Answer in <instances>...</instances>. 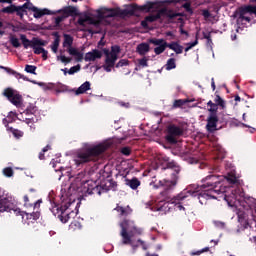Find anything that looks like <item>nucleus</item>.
<instances>
[{
	"mask_svg": "<svg viewBox=\"0 0 256 256\" xmlns=\"http://www.w3.org/2000/svg\"><path fill=\"white\" fill-rule=\"evenodd\" d=\"M187 193L190 197H198L201 205H205L208 199L221 201L222 198L229 207H234L239 219H241V213L252 209L256 202L255 198L245 197V192L241 186L237 185L234 168H231L227 176H207L202 180V185H192Z\"/></svg>",
	"mask_w": 256,
	"mask_h": 256,
	"instance_id": "1",
	"label": "nucleus"
},
{
	"mask_svg": "<svg viewBox=\"0 0 256 256\" xmlns=\"http://www.w3.org/2000/svg\"><path fill=\"white\" fill-rule=\"evenodd\" d=\"M189 195L186 192H182L175 196L174 198L167 197H158L153 198L152 200L146 202V208L151 211H157L160 215H165L169 213L171 209H175V211H183L185 212V207L183 206V202L187 199Z\"/></svg>",
	"mask_w": 256,
	"mask_h": 256,
	"instance_id": "2",
	"label": "nucleus"
},
{
	"mask_svg": "<svg viewBox=\"0 0 256 256\" xmlns=\"http://www.w3.org/2000/svg\"><path fill=\"white\" fill-rule=\"evenodd\" d=\"M115 140H107L99 144H86L82 149L78 150L74 156V163L82 165V163H89L95 157H99L101 153H105Z\"/></svg>",
	"mask_w": 256,
	"mask_h": 256,
	"instance_id": "3",
	"label": "nucleus"
},
{
	"mask_svg": "<svg viewBox=\"0 0 256 256\" xmlns=\"http://www.w3.org/2000/svg\"><path fill=\"white\" fill-rule=\"evenodd\" d=\"M122 237V245H131L132 249L135 251L139 245H142V249L147 251V244L141 239L135 240L136 235H141L143 230L135 227V223L131 220H124L120 223Z\"/></svg>",
	"mask_w": 256,
	"mask_h": 256,
	"instance_id": "4",
	"label": "nucleus"
},
{
	"mask_svg": "<svg viewBox=\"0 0 256 256\" xmlns=\"http://www.w3.org/2000/svg\"><path fill=\"white\" fill-rule=\"evenodd\" d=\"M67 197V198H65ZM62 204L61 206L55 205L52 209L51 212L53 215H58L60 221L62 223H67L69 219H73L75 215H77V212L73 211V208L77 209V206L75 205V194H62Z\"/></svg>",
	"mask_w": 256,
	"mask_h": 256,
	"instance_id": "5",
	"label": "nucleus"
},
{
	"mask_svg": "<svg viewBox=\"0 0 256 256\" xmlns=\"http://www.w3.org/2000/svg\"><path fill=\"white\" fill-rule=\"evenodd\" d=\"M140 11H145V13H156L151 14L142 21L143 27H147V23H153L157 19H161L162 15H167V9L163 8V2H147L146 4L139 7Z\"/></svg>",
	"mask_w": 256,
	"mask_h": 256,
	"instance_id": "6",
	"label": "nucleus"
},
{
	"mask_svg": "<svg viewBox=\"0 0 256 256\" xmlns=\"http://www.w3.org/2000/svg\"><path fill=\"white\" fill-rule=\"evenodd\" d=\"M93 15L95 16L96 19H88L91 25H99L100 23H103L105 19H106V25H109L113 17H117L118 15H125V12L119 8L102 7L95 10Z\"/></svg>",
	"mask_w": 256,
	"mask_h": 256,
	"instance_id": "7",
	"label": "nucleus"
},
{
	"mask_svg": "<svg viewBox=\"0 0 256 256\" xmlns=\"http://www.w3.org/2000/svg\"><path fill=\"white\" fill-rule=\"evenodd\" d=\"M83 177H85V174L81 172L74 178V182L69 187L70 192L76 191V193L91 195L99 187L93 180H83Z\"/></svg>",
	"mask_w": 256,
	"mask_h": 256,
	"instance_id": "8",
	"label": "nucleus"
},
{
	"mask_svg": "<svg viewBox=\"0 0 256 256\" xmlns=\"http://www.w3.org/2000/svg\"><path fill=\"white\" fill-rule=\"evenodd\" d=\"M4 211L13 213L14 215H21L25 219V215L17 207V200L11 194H6L4 198L0 199V213H4Z\"/></svg>",
	"mask_w": 256,
	"mask_h": 256,
	"instance_id": "9",
	"label": "nucleus"
},
{
	"mask_svg": "<svg viewBox=\"0 0 256 256\" xmlns=\"http://www.w3.org/2000/svg\"><path fill=\"white\" fill-rule=\"evenodd\" d=\"M119 53H121V48L117 45L111 47V51L104 49V54L106 55L105 63L102 66L107 73H111L113 67H115V62L119 57Z\"/></svg>",
	"mask_w": 256,
	"mask_h": 256,
	"instance_id": "10",
	"label": "nucleus"
},
{
	"mask_svg": "<svg viewBox=\"0 0 256 256\" xmlns=\"http://www.w3.org/2000/svg\"><path fill=\"white\" fill-rule=\"evenodd\" d=\"M64 41L63 47L66 49L72 57H75L76 61H83V53L79 49L73 47V36L69 34H63Z\"/></svg>",
	"mask_w": 256,
	"mask_h": 256,
	"instance_id": "11",
	"label": "nucleus"
},
{
	"mask_svg": "<svg viewBox=\"0 0 256 256\" xmlns=\"http://www.w3.org/2000/svg\"><path fill=\"white\" fill-rule=\"evenodd\" d=\"M254 17H256V5L245 7L237 19V25H245L246 23H251Z\"/></svg>",
	"mask_w": 256,
	"mask_h": 256,
	"instance_id": "12",
	"label": "nucleus"
},
{
	"mask_svg": "<svg viewBox=\"0 0 256 256\" xmlns=\"http://www.w3.org/2000/svg\"><path fill=\"white\" fill-rule=\"evenodd\" d=\"M20 39L24 49H29V47L33 48L35 45H47V41L40 38H32V40H29L25 34H21Z\"/></svg>",
	"mask_w": 256,
	"mask_h": 256,
	"instance_id": "13",
	"label": "nucleus"
},
{
	"mask_svg": "<svg viewBox=\"0 0 256 256\" xmlns=\"http://www.w3.org/2000/svg\"><path fill=\"white\" fill-rule=\"evenodd\" d=\"M5 97L9 99V101L15 105L16 107H21L22 98L21 95L17 94L15 90L8 88L4 91Z\"/></svg>",
	"mask_w": 256,
	"mask_h": 256,
	"instance_id": "14",
	"label": "nucleus"
},
{
	"mask_svg": "<svg viewBox=\"0 0 256 256\" xmlns=\"http://www.w3.org/2000/svg\"><path fill=\"white\" fill-rule=\"evenodd\" d=\"M180 135H183V129L172 125L168 128V135L166 136L167 141H169V143H177V138Z\"/></svg>",
	"mask_w": 256,
	"mask_h": 256,
	"instance_id": "15",
	"label": "nucleus"
},
{
	"mask_svg": "<svg viewBox=\"0 0 256 256\" xmlns=\"http://www.w3.org/2000/svg\"><path fill=\"white\" fill-rule=\"evenodd\" d=\"M30 5H31L30 9L31 11H33L35 19H41L43 15H57V13H61V10L51 11L47 8L39 9L33 6V4H30Z\"/></svg>",
	"mask_w": 256,
	"mask_h": 256,
	"instance_id": "16",
	"label": "nucleus"
},
{
	"mask_svg": "<svg viewBox=\"0 0 256 256\" xmlns=\"http://www.w3.org/2000/svg\"><path fill=\"white\" fill-rule=\"evenodd\" d=\"M102 57H103V52L101 50L94 49L85 54L84 61L89 63L91 61H97V59H101Z\"/></svg>",
	"mask_w": 256,
	"mask_h": 256,
	"instance_id": "17",
	"label": "nucleus"
},
{
	"mask_svg": "<svg viewBox=\"0 0 256 256\" xmlns=\"http://www.w3.org/2000/svg\"><path fill=\"white\" fill-rule=\"evenodd\" d=\"M217 121H219L217 119V114H210L209 118H208V122H207V130L210 133H213V131H217Z\"/></svg>",
	"mask_w": 256,
	"mask_h": 256,
	"instance_id": "18",
	"label": "nucleus"
},
{
	"mask_svg": "<svg viewBox=\"0 0 256 256\" xmlns=\"http://www.w3.org/2000/svg\"><path fill=\"white\" fill-rule=\"evenodd\" d=\"M55 171H60L61 175L59 179H61V177H68L69 180L73 179L71 176V167L58 166V169H55Z\"/></svg>",
	"mask_w": 256,
	"mask_h": 256,
	"instance_id": "19",
	"label": "nucleus"
},
{
	"mask_svg": "<svg viewBox=\"0 0 256 256\" xmlns=\"http://www.w3.org/2000/svg\"><path fill=\"white\" fill-rule=\"evenodd\" d=\"M167 47L168 49H171V51H175L177 55H181V53H183V46L178 42L168 43Z\"/></svg>",
	"mask_w": 256,
	"mask_h": 256,
	"instance_id": "20",
	"label": "nucleus"
},
{
	"mask_svg": "<svg viewBox=\"0 0 256 256\" xmlns=\"http://www.w3.org/2000/svg\"><path fill=\"white\" fill-rule=\"evenodd\" d=\"M136 50L139 55H147V53H149L150 46L147 43H141L137 46Z\"/></svg>",
	"mask_w": 256,
	"mask_h": 256,
	"instance_id": "21",
	"label": "nucleus"
},
{
	"mask_svg": "<svg viewBox=\"0 0 256 256\" xmlns=\"http://www.w3.org/2000/svg\"><path fill=\"white\" fill-rule=\"evenodd\" d=\"M89 89H91V83L86 81L76 90V95H83V93H87Z\"/></svg>",
	"mask_w": 256,
	"mask_h": 256,
	"instance_id": "22",
	"label": "nucleus"
},
{
	"mask_svg": "<svg viewBox=\"0 0 256 256\" xmlns=\"http://www.w3.org/2000/svg\"><path fill=\"white\" fill-rule=\"evenodd\" d=\"M60 43H61V38L59 37V35L56 34L54 41L50 45L51 51H53L54 53H57V51H59Z\"/></svg>",
	"mask_w": 256,
	"mask_h": 256,
	"instance_id": "23",
	"label": "nucleus"
},
{
	"mask_svg": "<svg viewBox=\"0 0 256 256\" xmlns=\"http://www.w3.org/2000/svg\"><path fill=\"white\" fill-rule=\"evenodd\" d=\"M217 159H225V149L220 145H216L214 149Z\"/></svg>",
	"mask_w": 256,
	"mask_h": 256,
	"instance_id": "24",
	"label": "nucleus"
},
{
	"mask_svg": "<svg viewBox=\"0 0 256 256\" xmlns=\"http://www.w3.org/2000/svg\"><path fill=\"white\" fill-rule=\"evenodd\" d=\"M32 83H34L35 85H39L40 87H42V89H44V91H51L52 89H55V84L53 83L45 84L43 82L36 81H32Z\"/></svg>",
	"mask_w": 256,
	"mask_h": 256,
	"instance_id": "25",
	"label": "nucleus"
},
{
	"mask_svg": "<svg viewBox=\"0 0 256 256\" xmlns=\"http://www.w3.org/2000/svg\"><path fill=\"white\" fill-rule=\"evenodd\" d=\"M126 185H128V187H130L131 189H137V187H139V185H141V182L137 178H133L130 180L127 179Z\"/></svg>",
	"mask_w": 256,
	"mask_h": 256,
	"instance_id": "26",
	"label": "nucleus"
},
{
	"mask_svg": "<svg viewBox=\"0 0 256 256\" xmlns=\"http://www.w3.org/2000/svg\"><path fill=\"white\" fill-rule=\"evenodd\" d=\"M25 217L28 220V225H29V223H33V221H37V219H39L40 217V214L39 212L26 213Z\"/></svg>",
	"mask_w": 256,
	"mask_h": 256,
	"instance_id": "27",
	"label": "nucleus"
},
{
	"mask_svg": "<svg viewBox=\"0 0 256 256\" xmlns=\"http://www.w3.org/2000/svg\"><path fill=\"white\" fill-rule=\"evenodd\" d=\"M23 9V7H16L15 5H10L8 7L3 8L1 11L2 13H15L16 11L19 12Z\"/></svg>",
	"mask_w": 256,
	"mask_h": 256,
	"instance_id": "28",
	"label": "nucleus"
},
{
	"mask_svg": "<svg viewBox=\"0 0 256 256\" xmlns=\"http://www.w3.org/2000/svg\"><path fill=\"white\" fill-rule=\"evenodd\" d=\"M57 61H60L61 63H64V65H68V63H71V61H73V58L71 57H67L63 54H60L58 56H56Z\"/></svg>",
	"mask_w": 256,
	"mask_h": 256,
	"instance_id": "29",
	"label": "nucleus"
},
{
	"mask_svg": "<svg viewBox=\"0 0 256 256\" xmlns=\"http://www.w3.org/2000/svg\"><path fill=\"white\" fill-rule=\"evenodd\" d=\"M162 187H166V189H171L172 187H175L177 185V182L175 180H164L160 181Z\"/></svg>",
	"mask_w": 256,
	"mask_h": 256,
	"instance_id": "30",
	"label": "nucleus"
},
{
	"mask_svg": "<svg viewBox=\"0 0 256 256\" xmlns=\"http://www.w3.org/2000/svg\"><path fill=\"white\" fill-rule=\"evenodd\" d=\"M176 67H177V64L175 63V59L174 58L168 59L166 63V70L171 71V69H175Z\"/></svg>",
	"mask_w": 256,
	"mask_h": 256,
	"instance_id": "31",
	"label": "nucleus"
},
{
	"mask_svg": "<svg viewBox=\"0 0 256 256\" xmlns=\"http://www.w3.org/2000/svg\"><path fill=\"white\" fill-rule=\"evenodd\" d=\"M167 45H168V43H164V44L154 48V53H156V55H161V53H164L165 49H167Z\"/></svg>",
	"mask_w": 256,
	"mask_h": 256,
	"instance_id": "32",
	"label": "nucleus"
},
{
	"mask_svg": "<svg viewBox=\"0 0 256 256\" xmlns=\"http://www.w3.org/2000/svg\"><path fill=\"white\" fill-rule=\"evenodd\" d=\"M46 45H34L32 46V49H34V53L35 55H41L44 51H45V47Z\"/></svg>",
	"mask_w": 256,
	"mask_h": 256,
	"instance_id": "33",
	"label": "nucleus"
},
{
	"mask_svg": "<svg viewBox=\"0 0 256 256\" xmlns=\"http://www.w3.org/2000/svg\"><path fill=\"white\" fill-rule=\"evenodd\" d=\"M149 43H152V45H157L159 47L161 45H165V43H167V42H165V40H163V39H155L154 38V39H150Z\"/></svg>",
	"mask_w": 256,
	"mask_h": 256,
	"instance_id": "34",
	"label": "nucleus"
},
{
	"mask_svg": "<svg viewBox=\"0 0 256 256\" xmlns=\"http://www.w3.org/2000/svg\"><path fill=\"white\" fill-rule=\"evenodd\" d=\"M25 71L26 73H31L32 75H35V71H37V66L27 64L25 66Z\"/></svg>",
	"mask_w": 256,
	"mask_h": 256,
	"instance_id": "35",
	"label": "nucleus"
},
{
	"mask_svg": "<svg viewBox=\"0 0 256 256\" xmlns=\"http://www.w3.org/2000/svg\"><path fill=\"white\" fill-rule=\"evenodd\" d=\"M115 210L118 211V213H120L121 215H129V208H123L121 206H117Z\"/></svg>",
	"mask_w": 256,
	"mask_h": 256,
	"instance_id": "36",
	"label": "nucleus"
},
{
	"mask_svg": "<svg viewBox=\"0 0 256 256\" xmlns=\"http://www.w3.org/2000/svg\"><path fill=\"white\" fill-rule=\"evenodd\" d=\"M78 71H81V66H73L68 70V75H75V73H78Z\"/></svg>",
	"mask_w": 256,
	"mask_h": 256,
	"instance_id": "37",
	"label": "nucleus"
},
{
	"mask_svg": "<svg viewBox=\"0 0 256 256\" xmlns=\"http://www.w3.org/2000/svg\"><path fill=\"white\" fill-rule=\"evenodd\" d=\"M188 163L193 164V163H199V156L197 154H192L188 158Z\"/></svg>",
	"mask_w": 256,
	"mask_h": 256,
	"instance_id": "38",
	"label": "nucleus"
},
{
	"mask_svg": "<svg viewBox=\"0 0 256 256\" xmlns=\"http://www.w3.org/2000/svg\"><path fill=\"white\" fill-rule=\"evenodd\" d=\"M3 174L5 177H13V169L11 167L4 168Z\"/></svg>",
	"mask_w": 256,
	"mask_h": 256,
	"instance_id": "39",
	"label": "nucleus"
},
{
	"mask_svg": "<svg viewBox=\"0 0 256 256\" xmlns=\"http://www.w3.org/2000/svg\"><path fill=\"white\" fill-rule=\"evenodd\" d=\"M13 75L16 79H23V81H29V78L26 77L25 75L21 74V73H18L17 71L16 72H13Z\"/></svg>",
	"mask_w": 256,
	"mask_h": 256,
	"instance_id": "40",
	"label": "nucleus"
},
{
	"mask_svg": "<svg viewBox=\"0 0 256 256\" xmlns=\"http://www.w3.org/2000/svg\"><path fill=\"white\" fill-rule=\"evenodd\" d=\"M170 171H174L176 174H178L179 171H181V168L179 166H177V164H175V162H172L170 164Z\"/></svg>",
	"mask_w": 256,
	"mask_h": 256,
	"instance_id": "41",
	"label": "nucleus"
},
{
	"mask_svg": "<svg viewBox=\"0 0 256 256\" xmlns=\"http://www.w3.org/2000/svg\"><path fill=\"white\" fill-rule=\"evenodd\" d=\"M197 43H199V41L195 40L194 42H190L187 43V47L185 48V52L187 53V51H191V49H193V47H195L197 45Z\"/></svg>",
	"mask_w": 256,
	"mask_h": 256,
	"instance_id": "42",
	"label": "nucleus"
},
{
	"mask_svg": "<svg viewBox=\"0 0 256 256\" xmlns=\"http://www.w3.org/2000/svg\"><path fill=\"white\" fill-rule=\"evenodd\" d=\"M9 129L13 133L14 137H16V139L21 138V136L23 135V133L20 130H15L13 128H9Z\"/></svg>",
	"mask_w": 256,
	"mask_h": 256,
	"instance_id": "43",
	"label": "nucleus"
},
{
	"mask_svg": "<svg viewBox=\"0 0 256 256\" xmlns=\"http://www.w3.org/2000/svg\"><path fill=\"white\" fill-rule=\"evenodd\" d=\"M217 109H219V106L217 104H212L208 111H210L211 115H216Z\"/></svg>",
	"mask_w": 256,
	"mask_h": 256,
	"instance_id": "44",
	"label": "nucleus"
},
{
	"mask_svg": "<svg viewBox=\"0 0 256 256\" xmlns=\"http://www.w3.org/2000/svg\"><path fill=\"white\" fill-rule=\"evenodd\" d=\"M11 44L13 45V47L18 48L21 47V43L19 42V40L15 37L11 38Z\"/></svg>",
	"mask_w": 256,
	"mask_h": 256,
	"instance_id": "45",
	"label": "nucleus"
},
{
	"mask_svg": "<svg viewBox=\"0 0 256 256\" xmlns=\"http://www.w3.org/2000/svg\"><path fill=\"white\" fill-rule=\"evenodd\" d=\"M215 103H217V105H220V107H225V101H223L221 96H216Z\"/></svg>",
	"mask_w": 256,
	"mask_h": 256,
	"instance_id": "46",
	"label": "nucleus"
},
{
	"mask_svg": "<svg viewBox=\"0 0 256 256\" xmlns=\"http://www.w3.org/2000/svg\"><path fill=\"white\" fill-rule=\"evenodd\" d=\"M126 65H129V61L122 59L117 63L116 67H125Z\"/></svg>",
	"mask_w": 256,
	"mask_h": 256,
	"instance_id": "47",
	"label": "nucleus"
},
{
	"mask_svg": "<svg viewBox=\"0 0 256 256\" xmlns=\"http://www.w3.org/2000/svg\"><path fill=\"white\" fill-rule=\"evenodd\" d=\"M10 117H15V112H10L8 117L3 120L4 125H7V123H9V121H11Z\"/></svg>",
	"mask_w": 256,
	"mask_h": 256,
	"instance_id": "48",
	"label": "nucleus"
},
{
	"mask_svg": "<svg viewBox=\"0 0 256 256\" xmlns=\"http://www.w3.org/2000/svg\"><path fill=\"white\" fill-rule=\"evenodd\" d=\"M138 63L140 65V67H148L147 58H142V59L138 60Z\"/></svg>",
	"mask_w": 256,
	"mask_h": 256,
	"instance_id": "49",
	"label": "nucleus"
},
{
	"mask_svg": "<svg viewBox=\"0 0 256 256\" xmlns=\"http://www.w3.org/2000/svg\"><path fill=\"white\" fill-rule=\"evenodd\" d=\"M65 17H67V16L62 15V16L56 17V18H55V23H56V25H59V23H62V21L65 19Z\"/></svg>",
	"mask_w": 256,
	"mask_h": 256,
	"instance_id": "50",
	"label": "nucleus"
},
{
	"mask_svg": "<svg viewBox=\"0 0 256 256\" xmlns=\"http://www.w3.org/2000/svg\"><path fill=\"white\" fill-rule=\"evenodd\" d=\"M121 153L123 155H130L131 150L128 147H124V148L121 149Z\"/></svg>",
	"mask_w": 256,
	"mask_h": 256,
	"instance_id": "51",
	"label": "nucleus"
},
{
	"mask_svg": "<svg viewBox=\"0 0 256 256\" xmlns=\"http://www.w3.org/2000/svg\"><path fill=\"white\" fill-rule=\"evenodd\" d=\"M205 251H209V247H206L200 251L192 253V255H201V253H205Z\"/></svg>",
	"mask_w": 256,
	"mask_h": 256,
	"instance_id": "52",
	"label": "nucleus"
},
{
	"mask_svg": "<svg viewBox=\"0 0 256 256\" xmlns=\"http://www.w3.org/2000/svg\"><path fill=\"white\" fill-rule=\"evenodd\" d=\"M51 165L54 169H57V165H61V163L58 160L55 161V159H53Z\"/></svg>",
	"mask_w": 256,
	"mask_h": 256,
	"instance_id": "53",
	"label": "nucleus"
},
{
	"mask_svg": "<svg viewBox=\"0 0 256 256\" xmlns=\"http://www.w3.org/2000/svg\"><path fill=\"white\" fill-rule=\"evenodd\" d=\"M48 55H49V52L44 49V51L42 52V59H43L44 61H47Z\"/></svg>",
	"mask_w": 256,
	"mask_h": 256,
	"instance_id": "54",
	"label": "nucleus"
},
{
	"mask_svg": "<svg viewBox=\"0 0 256 256\" xmlns=\"http://www.w3.org/2000/svg\"><path fill=\"white\" fill-rule=\"evenodd\" d=\"M181 105H183V100H176L174 102V107H181Z\"/></svg>",
	"mask_w": 256,
	"mask_h": 256,
	"instance_id": "55",
	"label": "nucleus"
},
{
	"mask_svg": "<svg viewBox=\"0 0 256 256\" xmlns=\"http://www.w3.org/2000/svg\"><path fill=\"white\" fill-rule=\"evenodd\" d=\"M4 71L8 72L10 75H13V73H15L16 71L11 69V68H4Z\"/></svg>",
	"mask_w": 256,
	"mask_h": 256,
	"instance_id": "56",
	"label": "nucleus"
},
{
	"mask_svg": "<svg viewBox=\"0 0 256 256\" xmlns=\"http://www.w3.org/2000/svg\"><path fill=\"white\" fill-rule=\"evenodd\" d=\"M167 15L170 19H175V17H179V14H175V13H168Z\"/></svg>",
	"mask_w": 256,
	"mask_h": 256,
	"instance_id": "57",
	"label": "nucleus"
},
{
	"mask_svg": "<svg viewBox=\"0 0 256 256\" xmlns=\"http://www.w3.org/2000/svg\"><path fill=\"white\" fill-rule=\"evenodd\" d=\"M183 7H184V9H186V11H191V4L185 3V4L183 5Z\"/></svg>",
	"mask_w": 256,
	"mask_h": 256,
	"instance_id": "58",
	"label": "nucleus"
},
{
	"mask_svg": "<svg viewBox=\"0 0 256 256\" xmlns=\"http://www.w3.org/2000/svg\"><path fill=\"white\" fill-rule=\"evenodd\" d=\"M27 125H30V129H33V123H31V119H26Z\"/></svg>",
	"mask_w": 256,
	"mask_h": 256,
	"instance_id": "59",
	"label": "nucleus"
},
{
	"mask_svg": "<svg viewBox=\"0 0 256 256\" xmlns=\"http://www.w3.org/2000/svg\"><path fill=\"white\" fill-rule=\"evenodd\" d=\"M49 149H51L50 145H47L46 147L43 148V153H47V151H49Z\"/></svg>",
	"mask_w": 256,
	"mask_h": 256,
	"instance_id": "60",
	"label": "nucleus"
},
{
	"mask_svg": "<svg viewBox=\"0 0 256 256\" xmlns=\"http://www.w3.org/2000/svg\"><path fill=\"white\" fill-rule=\"evenodd\" d=\"M180 33L181 35H187V31L183 30V27H180Z\"/></svg>",
	"mask_w": 256,
	"mask_h": 256,
	"instance_id": "61",
	"label": "nucleus"
},
{
	"mask_svg": "<svg viewBox=\"0 0 256 256\" xmlns=\"http://www.w3.org/2000/svg\"><path fill=\"white\" fill-rule=\"evenodd\" d=\"M211 87H212L213 91H215V79L214 78H212Z\"/></svg>",
	"mask_w": 256,
	"mask_h": 256,
	"instance_id": "62",
	"label": "nucleus"
},
{
	"mask_svg": "<svg viewBox=\"0 0 256 256\" xmlns=\"http://www.w3.org/2000/svg\"><path fill=\"white\" fill-rule=\"evenodd\" d=\"M0 3H13V0H0Z\"/></svg>",
	"mask_w": 256,
	"mask_h": 256,
	"instance_id": "63",
	"label": "nucleus"
},
{
	"mask_svg": "<svg viewBox=\"0 0 256 256\" xmlns=\"http://www.w3.org/2000/svg\"><path fill=\"white\" fill-rule=\"evenodd\" d=\"M120 105H121L122 107H129V103H123V102H121Z\"/></svg>",
	"mask_w": 256,
	"mask_h": 256,
	"instance_id": "64",
	"label": "nucleus"
}]
</instances>
